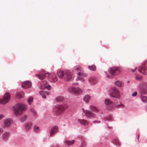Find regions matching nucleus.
<instances>
[{"mask_svg":"<svg viewBox=\"0 0 147 147\" xmlns=\"http://www.w3.org/2000/svg\"><path fill=\"white\" fill-rule=\"evenodd\" d=\"M9 136V134L8 132H5L3 136V138L4 140H6Z\"/></svg>","mask_w":147,"mask_h":147,"instance_id":"19","label":"nucleus"},{"mask_svg":"<svg viewBox=\"0 0 147 147\" xmlns=\"http://www.w3.org/2000/svg\"><path fill=\"white\" fill-rule=\"evenodd\" d=\"M40 94L43 98H45L46 97V95H48L49 93L48 92L42 91L40 92Z\"/></svg>","mask_w":147,"mask_h":147,"instance_id":"20","label":"nucleus"},{"mask_svg":"<svg viewBox=\"0 0 147 147\" xmlns=\"http://www.w3.org/2000/svg\"><path fill=\"white\" fill-rule=\"evenodd\" d=\"M74 140H73L71 141L66 140L65 141V143L68 146L70 145H72L74 143Z\"/></svg>","mask_w":147,"mask_h":147,"instance_id":"25","label":"nucleus"},{"mask_svg":"<svg viewBox=\"0 0 147 147\" xmlns=\"http://www.w3.org/2000/svg\"><path fill=\"white\" fill-rule=\"evenodd\" d=\"M33 98L32 97H30L28 100V102L29 104H31V102L32 101Z\"/></svg>","mask_w":147,"mask_h":147,"instance_id":"34","label":"nucleus"},{"mask_svg":"<svg viewBox=\"0 0 147 147\" xmlns=\"http://www.w3.org/2000/svg\"><path fill=\"white\" fill-rule=\"evenodd\" d=\"M31 124L30 123L26 124V129H29L31 128Z\"/></svg>","mask_w":147,"mask_h":147,"instance_id":"33","label":"nucleus"},{"mask_svg":"<svg viewBox=\"0 0 147 147\" xmlns=\"http://www.w3.org/2000/svg\"><path fill=\"white\" fill-rule=\"evenodd\" d=\"M115 84L118 86L121 87L123 86V84L122 82L118 81L115 83Z\"/></svg>","mask_w":147,"mask_h":147,"instance_id":"27","label":"nucleus"},{"mask_svg":"<svg viewBox=\"0 0 147 147\" xmlns=\"http://www.w3.org/2000/svg\"><path fill=\"white\" fill-rule=\"evenodd\" d=\"M26 108L25 105L18 104L13 107V110L15 115H18L22 114L23 111L25 110Z\"/></svg>","mask_w":147,"mask_h":147,"instance_id":"2","label":"nucleus"},{"mask_svg":"<svg viewBox=\"0 0 147 147\" xmlns=\"http://www.w3.org/2000/svg\"><path fill=\"white\" fill-rule=\"evenodd\" d=\"M32 84L29 81H27L22 83V87L24 88L27 89L30 88Z\"/></svg>","mask_w":147,"mask_h":147,"instance_id":"11","label":"nucleus"},{"mask_svg":"<svg viewBox=\"0 0 147 147\" xmlns=\"http://www.w3.org/2000/svg\"><path fill=\"white\" fill-rule=\"evenodd\" d=\"M83 70V69L82 68L78 66H75L73 69V70L75 71H78L81 72Z\"/></svg>","mask_w":147,"mask_h":147,"instance_id":"23","label":"nucleus"},{"mask_svg":"<svg viewBox=\"0 0 147 147\" xmlns=\"http://www.w3.org/2000/svg\"><path fill=\"white\" fill-rule=\"evenodd\" d=\"M90 110L92 111L96 112H97L98 111V109L95 106H90Z\"/></svg>","mask_w":147,"mask_h":147,"instance_id":"24","label":"nucleus"},{"mask_svg":"<svg viewBox=\"0 0 147 147\" xmlns=\"http://www.w3.org/2000/svg\"><path fill=\"white\" fill-rule=\"evenodd\" d=\"M3 129L2 128H0V133L3 132Z\"/></svg>","mask_w":147,"mask_h":147,"instance_id":"40","label":"nucleus"},{"mask_svg":"<svg viewBox=\"0 0 147 147\" xmlns=\"http://www.w3.org/2000/svg\"><path fill=\"white\" fill-rule=\"evenodd\" d=\"M115 107L117 108H124V106L123 105L121 104L120 105H116Z\"/></svg>","mask_w":147,"mask_h":147,"instance_id":"32","label":"nucleus"},{"mask_svg":"<svg viewBox=\"0 0 147 147\" xmlns=\"http://www.w3.org/2000/svg\"><path fill=\"white\" fill-rule=\"evenodd\" d=\"M146 93V92H144L143 93H142L143 94H145V93Z\"/></svg>","mask_w":147,"mask_h":147,"instance_id":"43","label":"nucleus"},{"mask_svg":"<svg viewBox=\"0 0 147 147\" xmlns=\"http://www.w3.org/2000/svg\"><path fill=\"white\" fill-rule=\"evenodd\" d=\"M41 87L42 89L47 88L48 90H49L51 89V86L50 85L47 84V81H43L41 84Z\"/></svg>","mask_w":147,"mask_h":147,"instance_id":"13","label":"nucleus"},{"mask_svg":"<svg viewBox=\"0 0 147 147\" xmlns=\"http://www.w3.org/2000/svg\"><path fill=\"white\" fill-rule=\"evenodd\" d=\"M78 121L83 125H87L88 123V121L87 120L84 119H78Z\"/></svg>","mask_w":147,"mask_h":147,"instance_id":"17","label":"nucleus"},{"mask_svg":"<svg viewBox=\"0 0 147 147\" xmlns=\"http://www.w3.org/2000/svg\"><path fill=\"white\" fill-rule=\"evenodd\" d=\"M49 75V73H45L44 74H36L35 76H38V78L40 80H42L46 77H48Z\"/></svg>","mask_w":147,"mask_h":147,"instance_id":"14","label":"nucleus"},{"mask_svg":"<svg viewBox=\"0 0 147 147\" xmlns=\"http://www.w3.org/2000/svg\"><path fill=\"white\" fill-rule=\"evenodd\" d=\"M136 80H141L142 79L141 77H139L138 76L136 77Z\"/></svg>","mask_w":147,"mask_h":147,"instance_id":"36","label":"nucleus"},{"mask_svg":"<svg viewBox=\"0 0 147 147\" xmlns=\"http://www.w3.org/2000/svg\"><path fill=\"white\" fill-rule=\"evenodd\" d=\"M139 71L144 75L146 74V70H147V61H145L140 67Z\"/></svg>","mask_w":147,"mask_h":147,"instance_id":"7","label":"nucleus"},{"mask_svg":"<svg viewBox=\"0 0 147 147\" xmlns=\"http://www.w3.org/2000/svg\"><path fill=\"white\" fill-rule=\"evenodd\" d=\"M58 130V128L57 126H55L53 127L50 131V136H53L55 133Z\"/></svg>","mask_w":147,"mask_h":147,"instance_id":"15","label":"nucleus"},{"mask_svg":"<svg viewBox=\"0 0 147 147\" xmlns=\"http://www.w3.org/2000/svg\"><path fill=\"white\" fill-rule=\"evenodd\" d=\"M88 68L90 70L94 71L96 69V66L94 65H93L91 66H88Z\"/></svg>","mask_w":147,"mask_h":147,"instance_id":"30","label":"nucleus"},{"mask_svg":"<svg viewBox=\"0 0 147 147\" xmlns=\"http://www.w3.org/2000/svg\"><path fill=\"white\" fill-rule=\"evenodd\" d=\"M64 99L63 97L62 96H59L57 97V100L58 102L62 101Z\"/></svg>","mask_w":147,"mask_h":147,"instance_id":"31","label":"nucleus"},{"mask_svg":"<svg viewBox=\"0 0 147 147\" xmlns=\"http://www.w3.org/2000/svg\"><path fill=\"white\" fill-rule=\"evenodd\" d=\"M109 92L110 95L112 97L116 98H119L120 97L118 90L115 87L111 88Z\"/></svg>","mask_w":147,"mask_h":147,"instance_id":"4","label":"nucleus"},{"mask_svg":"<svg viewBox=\"0 0 147 147\" xmlns=\"http://www.w3.org/2000/svg\"><path fill=\"white\" fill-rule=\"evenodd\" d=\"M48 77L49 81L52 82H55L57 80V78L54 74H49Z\"/></svg>","mask_w":147,"mask_h":147,"instance_id":"10","label":"nucleus"},{"mask_svg":"<svg viewBox=\"0 0 147 147\" xmlns=\"http://www.w3.org/2000/svg\"><path fill=\"white\" fill-rule=\"evenodd\" d=\"M70 91L75 94H80L82 93V90L79 88L78 87H73L70 88L69 89Z\"/></svg>","mask_w":147,"mask_h":147,"instance_id":"8","label":"nucleus"},{"mask_svg":"<svg viewBox=\"0 0 147 147\" xmlns=\"http://www.w3.org/2000/svg\"><path fill=\"white\" fill-rule=\"evenodd\" d=\"M139 135H138V140H139Z\"/></svg>","mask_w":147,"mask_h":147,"instance_id":"44","label":"nucleus"},{"mask_svg":"<svg viewBox=\"0 0 147 147\" xmlns=\"http://www.w3.org/2000/svg\"><path fill=\"white\" fill-rule=\"evenodd\" d=\"M89 82L92 83H94L96 82V79L94 77H91L89 79Z\"/></svg>","mask_w":147,"mask_h":147,"instance_id":"26","label":"nucleus"},{"mask_svg":"<svg viewBox=\"0 0 147 147\" xmlns=\"http://www.w3.org/2000/svg\"><path fill=\"white\" fill-rule=\"evenodd\" d=\"M39 129V127H35L34 130L36 131H37V130L38 129Z\"/></svg>","mask_w":147,"mask_h":147,"instance_id":"37","label":"nucleus"},{"mask_svg":"<svg viewBox=\"0 0 147 147\" xmlns=\"http://www.w3.org/2000/svg\"><path fill=\"white\" fill-rule=\"evenodd\" d=\"M68 107L67 104H65L62 105H58L54 107L53 111L55 114L58 115L66 109Z\"/></svg>","mask_w":147,"mask_h":147,"instance_id":"3","label":"nucleus"},{"mask_svg":"<svg viewBox=\"0 0 147 147\" xmlns=\"http://www.w3.org/2000/svg\"><path fill=\"white\" fill-rule=\"evenodd\" d=\"M10 98V95L9 92H6L3 98L0 99V104H4L7 103Z\"/></svg>","mask_w":147,"mask_h":147,"instance_id":"6","label":"nucleus"},{"mask_svg":"<svg viewBox=\"0 0 147 147\" xmlns=\"http://www.w3.org/2000/svg\"><path fill=\"white\" fill-rule=\"evenodd\" d=\"M105 103L106 105H111L112 102L110 99L108 98L106 99L105 100Z\"/></svg>","mask_w":147,"mask_h":147,"instance_id":"28","label":"nucleus"},{"mask_svg":"<svg viewBox=\"0 0 147 147\" xmlns=\"http://www.w3.org/2000/svg\"><path fill=\"white\" fill-rule=\"evenodd\" d=\"M142 100L144 103L147 102V97L144 96H142L141 97Z\"/></svg>","mask_w":147,"mask_h":147,"instance_id":"29","label":"nucleus"},{"mask_svg":"<svg viewBox=\"0 0 147 147\" xmlns=\"http://www.w3.org/2000/svg\"><path fill=\"white\" fill-rule=\"evenodd\" d=\"M136 68H136H136H135V69H133V70H132V72H134V71H135L136 70Z\"/></svg>","mask_w":147,"mask_h":147,"instance_id":"42","label":"nucleus"},{"mask_svg":"<svg viewBox=\"0 0 147 147\" xmlns=\"http://www.w3.org/2000/svg\"><path fill=\"white\" fill-rule=\"evenodd\" d=\"M107 77L108 78H109V76H108V75H107Z\"/></svg>","mask_w":147,"mask_h":147,"instance_id":"45","label":"nucleus"},{"mask_svg":"<svg viewBox=\"0 0 147 147\" xmlns=\"http://www.w3.org/2000/svg\"><path fill=\"white\" fill-rule=\"evenodd\" d=\"M3 117V116L2 115H0V119Z\"/></svg>","mask_w":147,"mask_h":147,"instance_id":"39","label":"nucleus"},{"mask_svg":"<svg viewBox=\"0 0 147 147\" xmlns=\"http://www.w3.org/2000/svg\"><path fill=\"white\" fill-rule=\"evenodd\" d=\"M32 111L34 113V114L36 113V112L34 110L32 109Z\"/></svg>","mask_w":147,"mask_h":147,"instance_id":"41","label":"nucleus"},{"mask_svg":"<svg viewBox=\"0 0 147 147\" xmlns=\"http://www.w3.org/2000/svg\"><path fill=\"white\" fill-rule=\"evenodd\" d=\"M12 121L11 119H7L4 121V126L6 127L9 126L12 123Z\"/></svg>","mask_w":147,"mask_h":147,"instance_id":"16","label":"nucleus"},{"mask_svg":"<svg viewBox=\"0 0 147 147\" xmlns=\"http://www.w3.org/2000/svg\"><path fill=\"white\" fill-rule=\"evenodd\" d=\"M91 98V97L90 95H87L85 96L84 98V100L86 102H88Z\"/></svg>","mask_w":147,"mask_h":147,"instance_id":"22","label":"nucleus"},{"mask_svg":"<svg viewBox=\"0 0 147 147\" xmlns=\"http://www.w3.org/2000/svg\"><path fill=\"white\" fill-rule=\"evenodd\" d=\"M78 80H80L82 82H84V79L81 77H86L87 76V75L86 74L83 73V70H82V71L78 73Z\"/></svg>","mask_w":147,"mask_h":147,"instance_id":"12","label":"nucleus"},{"mask_svg":"<svg viewBox=\"0 0 147 147\" xmlns=\"http://www.w3.org/2000/svg\"><path fill=\"white\" fill-rule=\"evenodd\" d=\"M110 73L113 75H116L119 74L121 72V68L119 67H112L109 69Z\"/></svg>","mask_w":147,"mask_h":147,"instance_id":"5","label":"nucleus"},{"mask_svg":"<svg viewBox=\"0 0 147 147\" xmlns=\"http://www.w3.org/2000/svg\"><path fill=\"white\" fill-rule=\"evenodd\" d=\"M57 73L59 78L65 81L70 80L72 78L71 73L68 70H59Z\"/></svg>","mask_w":147,"mask_h":147,"instance_id":"1","label":"nucleus"},{"mask_svg":"<svg viewBox=\"0 0 147 147\" xmlns=\"http://www.w3.org/2000/svg\"><path fill=\"white\" fill-rule=\"evenodd\" d=\"M114 144L116 146H120L121 145V142L120 141L117 139H115L113 140Z\"/></svg>","mask_w":147,"mask_h":147,"instance_id":"18","label":"nucleus"},{"mask_svg":"<svg viewBox=\"0 0 147 147\" xmlns=\"http://www.w3.org/2000/svg\"><path fill=\"white\" fill-rule=\"evenodd\" d=\"M137 92H135L133 94H132V96H135L137 95Z\"/></svg>","mask_w":147,"mask_h":147,"instance_id":"35","label":"nucleus"},{"mask_svg":"<svg viewBox=\"0 0 147 147\" xmlns=\"http://www.w3.org/2000/svg\"><path fill=\"white\" fill-rule=\"evenodd\" d=\"M24 93L23 92H18L16 93V96L18 98H20L23 97Z\"/></svg>","mask_w":147,"mask_h":147,"instance_id":"21","label":"nucleus"},{"mask_svg":"<svg viewBox=\"0 0 147 147\" xmlns=\"http://www.w3.org/2000/svg\"><path fill=\"white\" fill-rule=\"evenodd\" d=\"M100 123V122L99 121H94L93 122V123Z\"/></svg>","mask_w":147,"mask_h":147,"instance_id":"38","label":"nucleus"},{"mask_svg":"<svg viewBox=\"0 0 147 147\" xmlns=\"http://www.w3.org/2000/svg\"><path fill=\"white\" fill-rule=\"evenodd\" d=\"M83 112L85 115L86 116L89 117H95V115L94 113L91 112L88 110H85L84 108L82 109Z\"/></svg>","mask_w":147,"mask_h":147,"instance_id":"9","label":"nucleus"}]
</instances>
